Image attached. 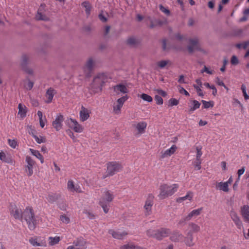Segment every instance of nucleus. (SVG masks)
I'll return each mask as SVG.
<instances>
[{"label":"nucleus","instance_id":"1","mask_svg":"<svg viewBox=\"0 0 249 249\" xmlns=\"http://www.w3.org/2000/svg\"><path fill=\"white\" fill-rule=\"evenodd\" d=\"M178 188V185L173 184L169 185L167 184H163L160 187V194L158 196L160 199H163L172 196L176 192Z\"/></svg>","mask_w":249,"mask_h":249},{"label":"nucleus","instance_id":"2","mask_svg":"<svg viewBox=\"0 0 249 249\" xmlns=\"http://www.w3.org/2000/svg\"><path fill=\"white\" fill-rule=\"evenodd\" d=\"M22 218L27 222L28 227L30 230H34L36 227V220L33 208L27 207L22 213Z\"/></svg>","mask_w":249,"mask_h":249},{"label":"nucleus","instance_id":"3","mask_svg":"<svg viewBox=\"0 0 249 249\" xmlns=\"http://www.w3.org/2000/svg\"><path fill=\"white\" fill-rule=\"evenodd\" d=\"M107 81V76L105 73H98L93 79L91 88L95 92L101 91L104 84Z\"/></svg>","mask_w":249,"mask_h":249},{"label":"nucleus","instance_id":"4","mask_svg":"<svg viewBox=\"0 0 249 249\" xmlns=\"http://www.w3.org/2000/svg\"><path fill=\"white\" fill-rule=\"evenodd\" d=\"M114 196L110 191L107 190L104 192L100 199L99 205L103 208L104 212L107 213L109 211L110 203L113 200Z\"/></svg>","mask_w":249,"mask_h":249},{"label":"nucleus","instance_id":"5","mask_svg":"<svg viewBox=\"0 0 249 249\" xmlns=\"http://www.w3.org/2000/svg\"><path fill=\"white\" fill-rule=\"evenodd\" d=\"M122 169L123 166L119 162L109 161L107 163V174L103 176V178L105 179L107 177L113 176Z\"/></svg>","mask_w":249,"mask_h":249},{"label":"nucleus","instance_id":"6","mask_svg":"<svg viewBox=\"0 0 249 249\" xmlns=\"http://www.w3.org/2000/svg\"><path fill=\"white\" fill-rule=\"evenodd\" d=\"M94 61L92 58H89L83 67V71L86 77H89L93 70Z\"/></svg>","mask_w":249,"mask_h":249},{"label":"nucleus","instance_id":"7","mask_svg":"<svg viewBox=\"0 0 249 249\" xmlns=\"http://www.w3.org/2000/svg\"><path fill=\"white\" fill-rule=\"evenodd\" d=\"M86 241L83 237L77 238L73 242V245L70 246L67 249H86Z\"/></svg>","mask_w":249,"mask_h":249},{"label":"nucleus","instance_id":"8","mask_svg":"<svg viewBox=\"0 0 249 249\" xmlns=\"http://www.w3.org/2000/svg\"><path fill=\"white\" fill-rule=\"evenodd\" d=\"M10 214L15 219L21 220L22 219V213L21 209L18 208L15 204H11L9 207Z\"/></svg>","mask_w":249,"mask_h":249},{"label":"nucleus","instance_id":"9","mask_svg":"<svg viewBox=\"0 0 249 249\" xmlns=\"http://www.w3.org/2000/svg\"><path fill=\"white\" fill-rule=\"evenodd\" d=\"M154 196L151 194H149L147 196L144 206V213L146 216L149 215L151 213L152 207L154 204Z\"/></svg>","mask_w":249,"mask_h":249},{"label":"nucleus","instance_id":"10","mask_svg":"<svg viewBox=\"0 0 249 249\" xmlns=\"http://www.w3.org/2000/svg\"><path fill=\"white\" fill-rule=\"evenodd\" d=\"M25 161L27 165L25 166V171L27 176L30 177L33 174V166L36 162L29 156L26 157Z\"/></svg>","mask_w":249,"mask_h":249},{"label":"nucleus","instance_id":"11","mask_svg":"<svg viewBox=\"0 0 249 249\" xmlns=\"http://www.w3.org/2000/svg\"><path fill=\"white\" fill-rule=\"evenodd\" d=\"M189 42L190 44L188 46L187 49L190 53H192L195 49L201 51V49L198 44V39L197 38H190L189 40Z\"/></svg>","mask_w":249,"mask_h":249},{"label":"nucleus","instance_id":"12","mask_svg":"<svg viewBox=\"0 0 249 249\" xmlns=\"http://www.w3.org/2000/svg\"><path fill=\"white\" fill-rule=\"evenodd\" d=\"M170 233L171 231L169 229L161 228L156 230L155 238L158 240H161L163 238L167 237Z\"/></svg>","mask_w":249,"mask_h":249},{"label":"nucleus","instance_id":"13","mask_svg":"<svg viewBox=\"0 0 249 249\" xmlns=\"http://www.w3.org/2000/svg\"><path fill=\"white\" fill-rule=\"evenodd\" d=\"M64 120V116L61 114L57 115L55 120L52 122V125L56 131H59L62 128V123Z\"/></svg>","mask_w":249,"mask_h":249},{"label":"nucleus","instance_id":"14","mask_svg":"<svg viewBox=\"0 0 249 249\" xmlns=\"http://www.w3.org/2000/svg\"><path fill=\"white\" fill-rule=\"evenodd\" d=\"M28 61V56L26 54H23L21 57V66L23 70L26 73L29 74H32L33 73V70L27 67Z\"/></svg>","mask_w":249,"mask_h":249},{"label":"nucleus","instance_id":"15","mask_svg":"<svg viewBox=\"0 0 249 249\" xmlns=\"http://www.w3.org/2000/svg\"><path fill=\"white\" fill-rule=\"evenodd\" d=\"M230 216L237 228L239 229H241L243 226L242 222L237 213L233 211H231L230 212Z\"/></svg>","mask_w":249,"mask_h":249},{"label":"nucleus","instance_id":"16","mask_svg":"<svg viewBox=\"0 0 249 249\" xmlns=\"http://www.w3.org/2000/svg\"><path fill=\"white\" fill-rule=\"evenodd\" d=\"M240 213L245 222L249 223V206L244 205L241 208Z\"/></svg>","mask_w":249,"mask_h":249},{"label":"nucleus","instance_id":"17","mask_svg":"<svg viewBox=\"0 0 249 249\" xmlns=\"http://www.w3.org/2000/svg\"><path fill=\"white\" fill-rule=\"evenodd\" d=\"M193 234L191 231H188L186 233V237H185V243L188 247H191L195 245L194 242Z\"/></svg>","mask_w":249,"mask_h":249},{"label":"nucleus","instance_id":"18","mask_svg":"<svg viewBox=\"0 0 249 249\" xmlns=\"http://www.w3.org/2000/svg\"><path fill=\"white\" fill-rule=\"evenodd\" d=\"M108 233L110 234H111L113 238L118 239H122L124 236L127 235V233L126 231L120 232V231H115L113 230H109L108 231Z\"/></svg>","mask_w":249,"mask_h":249},{"label":"nucleus","instance_id":"19","mask_svg":"<svg viewBox=\"0 0 249 249\" xmlns=\"http://www.w3.org/2000/svg\"><path fill=\"white\" fill-rule=\"evenodd\" d=\"M0 160L3 162L11 164H13L14 162L12 157L10 155H6L2 151L0 152Z\"/></svg>","mask_w":249,"mask_h":249},{"label":"nucleus","instance_id":"20","mask_svg":"<svg viewBox=\"0 0 249 249\" xmlns=\"http://www.w3.org/2000/svg\"><path fill=\"white\" fill-rule=\"evenodd\" d=\"M42 5H41L38 9L37 14L36 16V19L37 20L48 21L49 20V18L45 14H43L42 13Z\"/></svg>","mask_w":249,"mask_h":249},{"label":"nucleus","instance_id":"21","mask_svg":"<svg viewBox=\"0 0 249 249\" xmlns=\"http://www.w3.org/2000/svg\"><path fill=\"white\" fill-rule=\"evenodd\" d=\"M183 238V234L177 231H174L170 236L171 240L173 242H179L182 240Z\"/></svg>","mask_w":249,"mask_h":249},{"label":"nucleus","instance_id":"22","mask_svg":"<svg viewBox=\"0 0 249 249\" xmlns=\"http://www.w3.org/2000/svg\"><path fill=\"white\" fill-rule=\"evenodd\" d=\"M177 149V146L176 145H173L169 149L166 150L160 156V158L164 159L166 157L170 156L175 152Z\"/></svg>","mask_w":249,"mask_h":249},{"label":"nucleus","instance_id":"23","mask_svg":"<svg viewBox=\"0 0 249 249\" xmlns=\"http://www.w3.org/2000/svg\"><path fill=\"white\" fill-rule=\"evenodd\" d=\"M139 134L144 133L147 126V123L145 122H140L134 125Z\"/></svg>","mask_w":249,"mask_h":249},{"label":"nucleus","instance_id":"24","mask_svg":"<svg viewBox=\"0 0 249 249\" xmlns=\"http://www.w3.org/2000/svg\"><path fill=\"white\" fill-rule=\"evenodd\" d=\"M203 210V208H200L197 209L193 210L187 215V220H190L193 217H196L200 215Z\"/></svg>","mask_w":249,"mask_h":249},{"label":"nucleus","instance_id":"25","mask_svg":"<svg viewBox=\"0 0 249 249\" xmlns=\"http://www.w3.org/2000/svg\"><path fill=\"white\" fill-rule=\"evenodd\" d=\"M89 117V110L84 107L83 106L82 107V109L80 111V120L82 122L86 121Z\"/></svg>","mask_w":249,"mask_h":249},{"label":"nucleus","instance_id":"26","mask_svg":"<svg viewBox=\"0 0 249 249\" xmlns=\"http://www.w3.org/2000/svg\"><path fill=\"white\" fill-rule=\"evenodd\" d=\"M60 197V195L56 193H49L47 197V199L50 203H53L56 201Z\"/></svg>","mask_w":249,"mask_h":249},{"label":"nucleus","instance_id":"27","mask_svg":"<svg viewBox=\"0 0 249 249\" xmlns=\"http://www.w3.org/2000/svg\"><path fill=\"white\" fill-rule=\"evenodd\" d=\"M188 227L190 229L188 231H191L193 234L199 232L200 230V226L194 222L189 223Z\"/></svg>","mask_w":249,"mask_h":249},{"label":"nucleus","instance_id":"28","mask_svg":"<svg viewBox=\"0 0 249 249\" xmlns=\"http://www.w3.org/2000/svg\"><path fill=\"white\" fill-rule=\"evenodd\" d=\"M82 7L85 8V13L87 17H89L90 15V11L91 9V5L89 1H84L81 3Z\"/></svg>","mask_w":249,"mask_h":249},{"label":"nucleus","instance_id":"29","mask_svg":"<svg viewBox=\"0 0 249 249\" xmlns=\"http://www.w3.org/2000/svg\"><path fill=\"white\" fill-rule=\"evenodd\" d=\"M216 189H219L225 192H228L229 190L228 185L225 182L217 183L216 184Z\"/></svg>","mask_w":249,"mask_h":249},{"label":"nucleus","instance_id":"30","mask_svg":"<svg viewBox=\"0 0 249 249\" xmlns=\"http://www.w3.org/2000/svg\"><path fill=\"white\" fill-rule=\"evenodd\" d=\"M54 90L51 88L47 90L46 94V96L47 98V100L46 101L47 103L49 104L52 102L54 96Z\"/></svg>","mask_w":249,"mask_h":249},{"label":"nucleus","instance_id":"31","mask_svg":"<svg viewBox=\"0 0 249 249\" xmlns=\"http://www.w3.org/2000/svg\"><path fill=\"white\" fill-rule=\"evenodd\" d=\"M139 42V40L133 36L128 37L126 40V44L132 47H136Z\"/></svg>","mask_w":249,"mask_h":249},{"label":"nucleus","instance_id":"32","mask_svg":"<svg viewBox=\"0 0 249 249\" xmlns=\"http://www.w3.org/2000/svg\"><path fill=\"white\" fill-rule=\"evenodd\" d=\"M193 107H191L189 109L188 112L189 114L192 113L195 110L199 108L200 106V103L196 100H193Z\"/></svg>","mask_w":249,"mask_h":249},{"label":"nucleus","instance_id":"33","mask_svg":"<svg viewBox=\"0 0 249 249\" xmlns=\"http://www.w3.org/2000/svg\"><path fill=\"white\" fill-rule=\"evenodd\" d=\"M18 113L21 118H24L26 115V107L24 105L19 104L18 106Z\"/></svg>","mask_w":249,"mask_h":249},{"label":"nucleus","instance_id":"34","mask_svg":"<svg viewBox=\"0 0 249 249\" xmlns=\"http://www.w3.org/2000/svg\"><path fill=\"white\" fill-rule=\"evenodd\" d=\"M31 153L36 157L37 159L40 160L41 163L44 162V159L42 155L40 153L38 150H34L33 149H30Z\"/></svg>","mask_w":249,"mask_h":249},{"label":"nucleus","instance_id":"35","mask_svg":"<svg viewBox=\"0 0 249 249\" xmlns=\"http://www.w3.org/2000/svg\"><path fill=\"white\" fill-rule=\"evenodd\" d=\"M115 90H119L121 92L126 93L128 92V89L124 86L123 84H119L114 87Z\"/></svg>","mask_w":249,"mask_h":249},{"label":"nucleus","instance_id":"36","mask_svg":"<svg viewBox=\"0 0 249 249\" xmlns=\"http://www.w3.org/2000/svg\"><path fill=\"white\" fill-rule=\"evenodd\" d=\"M29 241L31 244L35 247L44 246L43 243L42 242H38L37 238L35 237L30 238L29 240Z\"/></svg>","mask_w":249,"mask_h":249},{"label":"nucleus","instance_id":"37","mask_svg":"<svg viewBox=\"0 0 249 249\" xmlns=\"http://www.w3.org/2000/svg\"><path fill=\"white\" fill-rule=\"evenodd\" d=\"M66 123L70 128L73 130V128L77 125V122L74 119L70 118L66 120Z\"/></svg>","mask_w":249,"mask_h":249},{"label":"nucleus","instance_id":"38","mask_svg":"<svg viewBox=\"0 0 249 249\" xmlns=\"http://www.w3.org/2000/svg\"><path fill=\"white\" fill-rule=\"evenodd\" d=\"M60 241V238L59 236H55L54 237H49V244L51 246H53L58 244Z\"/></svg>","mask_w":249,"mask_h":249},{"label":"nucleus","instance_id":"39","mask_svg":"<svg viewBox=\"0 0 249 249\" xmlns=\"http://www.w3.org/2000/svg\"><path fill=\"white\" fill-rule=\"evenodd\" d=\"M193 197V193L191 192H188L185 196L180 197L177 199V202H181L186 199L191 200Z\"/></svg>","mask_w":249,"mask_h":249},{"label":"nucleus","instance_id":"40","mask_svg":"<svg viewBox=\"0 0 249 249\" xmlns=\"http://www.w3.org/2000/svg\"><path fill=\"white\" fill-rule=\"evenodd\" d=\"M201 102L203 104V108H208L209 107H213L214 106V102L213 101H206L205 100H201Z\"/></svg>","mask_w":249,"mask_h":249},{"label":"nucleus","instance_id":"41","mask_svg":"<svg viewBox=\"0 0 249 249\" xmlns=\"http://www.w3.org/2000/svg\"><path fill=\"white\" fill-rule=\"evenodd\" d=\"M141 98L144 101L148 102H151L153 100L152 97L147 94L142 93L141 95Z\"/></svg>","mask_w":249,"mask_h":249},{"label":"nucleus","instance_id":"42","mask_svg":"<svg viewBox=\"0 0 249 249\" xmlns=\"http://www.w3.org/2000/svg\"><path fill=\"white\" fill-rule=\"evenodd\" d=\"M146 234L149 237H153V238H155V236L156 235V230H151V229L148 230L146 231Z\"/></svg>","mask_w":249,"mask_h":249},{"label":"nucleus","instance_id":"43","mask_svg":"<svg viewBox=\"0 0 249 249\" xmlns=\"http://www.w3.org/2000/svg\"><path fill=\"white\" fill-rule=\"evenodd\" d=\"M169 106H177L179 104V101L176 99V98H171L169 101Z\"/></svg>","mask_w":249,"mask_h":249},{"label":"nucleus","instance_id":"44","mask_svg":"<svg viewBox=\"0 0 249 249\" xmlns=\"http://www.w3.org/2000/svg\"><path fill=\"white\" fill-rule=\"evenodd\" d=\"M128 97L127 95L122 97L118 99L117 101V104H119L123 106L124 103L128 99Z\"/></svg>","mask_w":249,"mask_h":249},{"label":"nucleus","instance_id":"45","mask_svg":"<svg viewBox=\"0 0 249 249\" xmlns=\"http://www.w3.org/2000/svg\"><path fill=\"white\" fill-rule=\"evenodd\" d=\"M83 127L77 122V125L73 128V131L75 132L80 133L83 131Z\"/></svg>","mask_w":249,"mask_h":249},{"label":"nucleus","instance_id":"46","mask_svg":"<svg viewBox=\"0 0 249 249\" xmlns=\"http://www.w3.org/2000/svg\"><path fill=\"white\" fill-rule=\"evenodd\" d=\"M34 138H35L36 141L38 143H39V144L41 143H43V142H45V141H46L45 138H43L42 136L38 137L37 136L34 135Z\"/></svg>","mask_w":249,"mask_h":249},{"label":"nucleus","instance_id":"47","mask_svg":"<svg viewBox=\"0 0 249 249\" xmlns=\"http://www.w3.org/2000/svg\"><path fill=\"white\" fill-rule=\"evenodd\" d=\"M202 147H196V160H200L201 157L202 155V152L201 151Z\"/></svg>","mask_w":249,"mask_h":249},{"label":"nucleus","instance_id":"48","mask_svg":"<svg viewBox=\"0 0 249 249\" xmlns=\"http://www.w3.org/2000/svg\"><path fill=\"white\" fill-rule=\"evenodd\" d=\"M83 213L86 214L87 215L88 217L90 219H94L95 217V216L94 214V213L90 211L85 210L83 212Z\"/></svg>","mask_w":249,"mask_h":249},{"label":"nucleus","instance_id":"49","mask_svg":"<svg viewBox=\"0 0 249 249\" xmlns=\"http://www.w3.org/2000/svg\"><path fill=\"white\" fill-rule=\"evenodd\" d=\"M8 144L13 148H15L17 146V142L15 140H8Z\"/></svg>","mask_w":249,"mask_h":249},{"label":"nucleus","instance_id":"50","mask_svg":"<svg viewBox=\"0 0 249 249\" xmlns=\"http://www.w3.org/2000/svg\"><path fill=\"white\" fill-rule=\"evenodd\" d=\"M74 187L75 185L72 180H70L68 181L67 187L69 190H70L71 192H72L74 188Z\"/></svg>","mask_w":249,"mask_h":249},{"label":"nucleus","instance_id":"51","mask_svg":"<svg viewBox=\"0 0 249 249\" xmlns=\"http://www.w3.org/2000/svg\"><path fill=\"white\" fill-rule=\"evenodd\" d=\"M60 219L63 223H65L66 224L69 223L70 222V219L69 217H68V216H67L65 214L60 215Z\"/></svg>","mask_w":249,"mask_h":249},{"label":"nucleus","instance_id":"52","mask_svg":"<svg viewBox=\"0 0 249 249\" xmlns=\"http://www.w3.org/2000/svg\"><path fill=\"white\" fill-rule=\"evenodd\" d=\"M169 61L167 60H161L158 62L157 65L160 68H163L168 63Z\"/></svg>","mask_w":249,"mask_h":249},{"label":"nucleus","instance_id":"53","mask_svg":"<svg viewBox=\"0 0 249 249\" xmlns=\"http://www.w3.org/2000/svg\"><path fill=\"white\" fill-rule=\"evenodd\" d=\"M160 10L167 15L170 14V11L168 9L165 8L162 5L160 4L159 6Z\"/></svg>","mask_w":249,"mask_h":249},{"label":"nucleus","instance_id":"54","mask_svg":"<svg viewBox=\"0 0 249 249\" xmlns=\"http://www.w3.org/2000/svg\"><path fill=\"white\" fill-rule=\"evenodd\" d=\"M135 245L133 244H126L120 247V249H134Z\"/></svg>","mask_w":249,"mask_h":249},{"label":"nucleus","instance_id":"55","mask_svg":"<svg viewBox=\"0 0 249 249\" xmlns=\"http://www.w3.org/2000/svg\"><path fill=\"white\" fill-rule=\"evenodd\" d=\"M155 100L156 101V104L158 105H162L163 104V99L159 95H156L155 96Z\"/></svg>","mask_w":249,"mask_h":249},{"label":"nucleus","instance_id":"56","mask_svg":"<svg viewBox=\"0 0 249 249\" xmlns=\"http://www.w3.org/2000/svg\"><path fill=\"white\" fill-rule=\"evenodd\" d=\"M241 89L243 94V96L245 100L249 99V96L247 94L246 90V87L245 85H242L241 86Z\"/></svg>","mask_w":249,"mask_h":249},{"label":"nucleus","instance_id":"57","mask_svg":"<svg viewBox=\"0 0 249 249\" xmlns=\"http://www.w3.org/2000/svg\"><path fill=\"white\" fill-rule=\"evenodd\" d=\"M178 88L179 89V92L181 94H184L186 96H188L190 95L189 92L186 91L183 87H181L180 86H178Z\"/></svg>","mask_w":249,"mask_h":249},{"label":"nucleus","instance_id":"58","mask_svg":"<svg viewBox=\"0 0 249 249\" xmlns=\"http://www.w3.org/2000/svg\"><path fill=\"white\" fill-rule=\"evenodd\" d=\"M194 87L196 89L197 93L199 96H201V97L204 96V94L202 92V90L200 88V87L198 86L194 85Z\"/></svg>","mask_w":249,"mask_h":249},{"label":"nucleus","instance_id":"59","mask_svg":"<svg viewBox=\"0 0 249 249\" xmlns=\"http://www.w3.org/2000/svg\"><path fill=\"white\" fill-rule=\"evenodd\" d=\"M231 62L232 65H236L238 64L239 61L235 55H233L231 58Z\"/></svg>","mask_w":249,"mask_h":249},{"label":"nucleus","instance_id":"60","mask_svg":"<svg viewBox=\"0 0 249 249\" xmlns=\"http://www.w3.org/2000/svg\"><path fill=\"white\" fill-rule=\"evenodd\" d=\"M216 82L218 85L224 87L225 89L228 90V88H227V87L225 85L223 81L220 80L219 78L217 77L216 78Z\"/></svg>","mask_w":249,"mask_h":249},{"label":"nucleus","instance_id":"61","mask_svg":"<svg viewBox=\"0 0 249 249\" xmlns=\"http://www.w3.org/2000/svg\"><path fill=\"white\" fill-rule=\"evenodd\" d=\"M201 160H196L195 161V167L196 170H200L201 168Z\"/></svg>","mask_w":249,"mask_h":249},{"label":"nucleus","instance_id":"62","mask_svg":"<svg viewBox=\"0 0 249 249\" xmlns=\"http://www.w3.org/2000/svg\"><path fill=\"white\" fill-rule=\"evenodd\" d=\"M187 216L182 218L178 222V226H183L185 224L186 221H188L189 220H187Z\"/></svg>","mask_w":249,"mask_h":249},{"label":"nucleus","instance_id":"63","mask_svg":"<svg viewBox=\"0 0 249 249\" xmlns=\"http://www.w3.org/2000/svg\"><path fill=\"white\" fill-rule=\"evenodd\" d=\"M66 132L67 134L71 137V138L73 140V142L76 141V138L74 136L73 133L71 130H67L66 131Z\"/></svg>","mask_w":249,"mask_h":249},{"label":"nucleus","instance_id":"64","mask_svg":"<svg viewBox=\"0 0 249 249\" xmlns=\"http://www.w3.org/2000/svg\"><path fill=\"white\" fill-rule=\"evenodd\" d=\"M34 86V83L29 80L27 84L25 86V88L28 90H31Z\"/></svg>","mask_w":249,"mask_h":249}]
</instances>
